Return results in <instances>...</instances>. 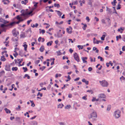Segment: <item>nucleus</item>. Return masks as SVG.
<instances>
[{
    "mask_svg": "<svg viewBox=\"0 0 125 125\" xmlns=\"http://www.w3.org/2000/svg\"><path fill=\"white\" fill-rule=\"evenodd\" d=\"M98 97L99 98H105L106 96L104 94H101L98 95Z\"/></svg>",
    "mask_w": 125,
    "mask_h": 125,
    "instance_id": "6e6552de",
    "label": "nucleus"
},
{
    "mask_svg": "<svg viewBox=\"0 0 125 125\" xmlns=\"http://www.w3.org/2000/svg\"><path fill=\"white\" fill-rule=\"evenodd\" d=\"M111 107V106L110 105H108L107 108V111H109Z\"/></svg>",
    "mask_w": 125,
    "mask_h": 125,
    "instance_id": "c9c22d12",
    "label": "nucleus"
},
{
    "mask_svg": "<svg viewBox=\"0 0 125 125\" xmlns=\"http://www.w3.org/2000/svg\"><path fill=\"white\" fill-rule=\"evenodd\" d=\"M69 51L71 53H72V52H73V50H72L71 49H69Z\"/></svg>",
    "mask_w": 125,
    "mask_h": 125,
    "instance_id": "680f3d73",
    "label": "nucleus"
},
{
    "mask_svg": "<svg viewBox=\"0 0 125 125\" xmlns=\"http://www.w3.org/2000/svg\"><path fill=\"white\" fill-rule=\"evenodd\" d=\"M92 70V68L91 67H89L88 68V71H91Z\"/></svg>",
    "mask_w": 125,
    "mask_h": 125,
    "instance_id": "864d4df0",
    "label": "nucleus"
},
{
    "mask_svg": "<svg viewBox=\"0 0 125 125\" xmlns=\"http://www.w3.org/2000/svg\"><path fill=\"white\" fill-rule=\"evenodd\" d=\"M63 68L64 69L66 68L67 69H68V66L67 65L64 66L63 67Z\"/></svg>",
    "mask_w": 125,
    "mask_h": 125,
    "instance_id": "5fc2aeb1",
    "label": "nucleus"
},
{
    "mask_svg": "<svg viewBox=\"0 0 125 125\" xmlns=\"http://www.w3.org/2000/svg\"><path fill=\"white\" fill-rule=\"evenodd\" d=\"M94 19L96 20V21H99V19L96 17H94Z\"/></svg>",
    "mask_w": 125,
    "mask_h": 125,
    "instance_id": "e2e57ef3",
    "label": "nucleus"
},
{
    "mask_svg": "<svg viewBox=\"0 0 125 125\" xmlns=\"http://www.w3.org/2000/svg\"><path fill=\"white\" fill-rule=\"evenodd\" d=\"M80 79L79 77L77 78L76 79H75L74 80V81H77L79 80Z\"/></svg>",
    "mask_w": 125,
    "mask_h": 125,
    "instance_id": "603ef678",
    "label": "nucleus"
},
{
    "mask_svg": "<svg viewBox=\"0 0 125 125\" xmlns=\"http://www.w3.org/2000/svg\"><path fill=\"white\" fill-rule=\"evenodd\" d=\"M18 39V37H17V38L14 39V38H12L11 40L12 41H17Z\"/></svg>",
    "mask_w": 125,
    "mask_h": 125,
    "instance_id": "4be33fe9",
    "label": "nucleus"
},
{
    "mask_svg": "<svg viewBox=\"0 0 125 125\" xmlns=\"http://www.w3.org/2000/svg\"><path fill=\"white\" fill-rule=\"evenodd\" d=\"M125 46H123L122 48V49L123 51H125Z\"/></svg>",
    "mask_w": 125,
    "mask_h": 125,
    "instance_id": "052dcab7",
    "label": "nucleus"
},
{
    "mask_svg": "<svg viewBox=\"0 0 125 125\" xmlns=\"http://www.w3.org/2000/svg\"><path fill=\"white\" fill-rule=\"evenodd\" d=\"M99 42H100L101 43H102L103 42V41H98L96 40V43L97 44H98Z\"/></svg>",
    "mask_w": 125,
    "mask_h": 125,
    "instance_id": "a19ab883",
    "label": "nucleus"
},
{
    "mask_svg": "<svg viewBox=\"0 0 125 125\" xmlns=\"http://www.w3.org/2000/svg\"><path fill=\"white\" fill-rule=\"evenodd\" d=\"M78 2L77 1H75L73 2V4L74 5H77V4Z\"/></svg>",
    "mask_w": 125,
    "mask_h": 125,
    "instance_id": "4d7b16f0",
    "label": "nucleus"
},
{
    "mask_svg": "<svg viewBox=\"0 0 125 125\" xmlns=\"http://www.w3.org/2000/svg\"><path fill=\"white\" fill-rule=\"evenodd\" d=\"M96 101V98L93 97V99L92 100V102H94Z\"/></svg>",
    "mask_w": 125,
    "mask_h": 125,
    "instance_id": "09e8293b",
    "label": "nucleus"
},
{
    "mask_svg": "<svg viewBox=\"0 0 125 125\" xmlns=\"http://www.w3.org/2000/svg\"><path fill=\"white\" fill-rule=\"evenodd\" d=\"M73 57L74 59L78 62L79 61V57L76 52L73 55Z\"/></svg>",
    "mask_w": 125,
    "mask_h": 125,
    "instance_id": "0eeeda50",
    "label": "nucleus"
},
{
    "mask_svg": "<svg viewBox=\"0 0 125 125\" xmlns=\"http://www.w3.org/2000/svg\"><path fill=\"white\" fill-rule=\"evenodd\" d=\"M46 68V67L45 66H43L42 67H40L39 68L40 70H41L42 71H43L44 69Z\"/></svg>",
    "mask_w": 125,
    "mask_h": 125,
    "instance_id": "7c9ffc66",
    "label": "nucleus"
},
{
    "mask_svg": "<svg viewBox=\"0 0 125 125\" xmlns=\"http://www.w3.org/2000/svg\"><path fill=\"white\" fill-rule=\"evenodd\" d=\"M23 46L24 47V50L25 51H27V45L26 44H24L23 45Z\"/></svg>",
    "mask_w": 125,
    "mask_h": 125,
    "instance_id": "5701e85b",
    "label": "nucleus"
},
{
    "mask_svg": "<svg viewBox=\"0 0 125 125\" xmlns=\"http://www.w3.org/2000/svg\"><path fill=\"white\" fill-rule=\"evenodd\" d=\"M101 21L102 23H104V24L105 23V20L104 19H102V20Z\"/></svg>",
    "mask_w": 125,
    "mask_h": 125,
    "instance_id": "bf43d9fd",
    "label": "nucleus"
},
{
    "mask_svg": "<svg viewBox=\"0 0 125 125\" xmlns=\"http://www.w3.org/2000/svg\"><path fill=\"white\" fill-rule=\"evenodd\" d=\"M15 30V29H14L12 30V33L14 36L15 37H16L17 35V33L16 32Z\"/></svg>",
    "mask_w": 125,
    "mask_h": 125,
    "instance_id": "9b49d317",
    "label": "nucleus"
},
{
    "mask_svg": "<svg viewBox=\"0 0 125 125\" xmlns=\"http://www.w3.org/2000/svg\"><path fill=\"white\" fill-rule=\"evenodd\" d=\"M42 38L41 37H40L38 39V41L39 42H40L41 41V39H42Z\"/></svg>",
    "mask_w": 125,
    "mask_h": 125,
    "instance_id": "338daca9",
    "label": "nucleus"
},
{
    "mask_svg": "<svg viewBox=\"0 0 125 125\" xmlns=\"http://www.w3.org/2000/svg\"><path fill=\"white\" fill-rule=\"evenodd\" d=\"M40 61L39 60H38L36 61L35 62V63L36 64H38L39 62Z\"/></svg>",
    "mask_w": 125,
    "mask_h": 125,
    "instance_id": "774afa93",
    "label": "nucleus"
},
{
    "mask_svg": "<svg viewBox=\"0 0 125 125\" xmlns=\"http://www.w3.org/2000/svg\"><path fill=\"white\" fill-rule=\"evenodd\" d=\"M21 3L22 4H24L25 5L26 4V2H24V1H21Z\"/></svg>",
    "mask_w": 125,
    "mask_h": 125,
    "instance_id": "6e6d98bb",
    "label": "nucleus"
},
{
    "mask_svg": "<svg viewBox=\"0 0 125 125\" xmlns=\"http://www.w3.org/2000/svg\"><path fill=\"white\" fill-rule=\"evenodd\" d=\"M43 84L42 83H41L40 84V85L41 87H43Z\"/></svg>",
    "mask_w": 125,
    "mask_h": 125,
    "instance_id": "13d9d810",
    "label": "nucleus"
},
{
    "mask_svg": "<svg viewBox=\"0 0 125 125\" xmlns=\"http://www.w3.org/2000/svg\"><path fill=\"white\" fill-rule=\"evenodd\" d=\"M106 11L108 12L109 13H111L112 11L111 10V9L108 8L107 7H106Z\"/></svg>",
    "mask_w": 125,
    "mask_h": 125,
    "instance_id": "a211bd4d",
    "label": "nucleus"
},
{
    "mask_svg": "<svg viewBox=\"0 0 125 125\" xmlns=\"http://www.w3.org/2000/svg\"><path fill=\"white\" fill-rule=\"evenodd\" d=\"M59 124L60 125H65V123L64 122H60L59 123Z\"/></svg>",
    "mask_w": 125,
    "mask_h": 125,
    "instance_id": "49530a36",
    "label": "nucleus"
},
{
    "mask_svg": "<svg viewBox=\"0 0 125 125\" xmlns=\"http://www.w3.org/2000/svg\"><path fill=\"white\" fill-rule=\"evenodd\" d=\"M22 69L24 70V72H26L28 70V69L26 67H23Z\"/></svg>",
    "mask_w": 125,
    "mask_h": 125,
    "instance_id": "f704fd0d",
    "label": "nucleus"
},
{
    "mask_svg": "<svg viewBox=\"0 0 125 125\" xmlns=\"http://www.w3.org/2000/svg\"><path fill=\"white\" fill-rule=\"evenodd\" d=\"M97 117V115L96 113L94 111L88 115L89 119L91 121H94L95 120V119L94 118H96Z\"/></svg>",
    "mask_w": 125,
    "mask_h": 125,
    "instance_id": "7ed1b4c3",
    "label": "nucleus"
},
{
    "mask_svg": "<svg viewBox=\"0 0 125 125\" xmlns=\"http://www.w3.org/2000/svg\"><path fill=\"white\" fill-rule=\"evenodd\" d=\"M70 30V28H67L66 29V30L67 32L69 34H71L72 32V31H69Z\"/></svg>",
    "mask_w": 125,
    "mask_h": 125,
    "instance_id": "6ab92c4d",
    "label": "nucleus"
},
{
    "mask_svg": "<svg viewBox=\"0 0 125 125\" xmlns=\"http://www.w3.org/2000/svg\"><path fill=\"white\" fill-rule=\"evenodd\" d=\"M33 125H37V122L35 121H33L32 122Z\"/></svg>",
    "mask_w": 125,
    "mask_h": 125,
    "instance_id": "bb28decb",
    "label": "nucleus"
},
{
    "mask_svg": "<svg viewBox=\"0 0 125 125\" xmlns=\"http://www.w3.org/2000/svg\"><path fill=\"white\" fill-rule=\"evenodd\" d=\"M1 61H5L6 60V59L5 58L4 56L3 55L1 56V58L0 59Z\"/></svg>",
    "mask_w": 125,
    "mask_h": 125,
    "instance_id": "f8f14e48",
    "label": "nucleus"
},
{
    "mask_svg": "<svg viewBox=\"0 0 125 125\" xmlns=\"http://www.w3.org/2000/svg\"><path fill=\"white\" fill-rule=\"evenodd\" d=\"M29 31H30L31 33L32 32V31H31V28H30L28 29V30L26 31V32H27Z\"/></svg>",
    "mask_w": 125,
    "mask_h": 125,
    "instance_id": "a18cd8bd",
    "label": "nucleus"
},
{
    "mask_svg": "<svg viewBox=\"0 0 125 125\" xmlns=\"http://www.w3.org/2000/svg\"><path fill=\"white\" fill-rule=\"evenodd\" d=\"M106 19L107 20V21L108 22V24H109L110 25L111 22L110 21V19L109 18H106Z\"/></svg>",
    "mask_w": 125,
    "mask_h": 125,
    "instance_id": "a878e982",
    "label": "nucleus"
},
{
    "mask_svg": "<svg viewBox=\"0 0 125 125\" xmlns=\"http://www.w3.org/2000/svg\"><path fill=\"white\" fill-rule=\"evenodd\" d=\"M86 19L87 21L88 22H89L90 20V19H89V17L88 16L86 17Z\"/></svg>",
    "mask_w": 125,
    "mask_h": 125,
    "instance_id": "79ce46f5",
    "label": "nucleus"
},
{
    "mask_svg": "<svg viewBox=\"0 0 125 125\" xmlns=\"http://www.w3.org/2000/svg\"><path fill=\"white\" fill-rule=\"evenodd\" d=\"M88 4L89 5H91V6H92V2L91 1V0H89V1L88 3Z\"/></svg>",
    "mask_w": 125,
    "mask_h": 125,
    "instance_id": "8fccbe9b",
    "label": "nucleus"
},
{
    "mask_svg": "<svg viewBox=\"0 0 125 125\" xmlns=\"http://www.w3.org/2000/svg\"><path fill=\"white\" fill-rule=\"evenodd\" d=\"M5 69L6 71H10V65H6L5 66Z\"/></svg>",
    "mask_w": 125,
    "mask_h": 125,
    "instance_id": "9d476101",
    "label": "nucleus"
},
{
    "mask_svg": "<svg viewBox=\"0 0 125 125\" xmlns=\"http://www.w3.org/2000/svg\"><path fill=\"white\" fill-rule=\"evenodd\" d=\"M87 27V25L86 24H84L83 27H82V28L84 30H86L85 28Z\"/></svg>",
    "mask_w": 125,
    "mask_h": 125,
    "instance_id": "e433bc0d",
    "label": "nucleus"
},
{
    "mask_svg": "<svg viewBox=\"0 0 125 125\" xmlns=\"http://www.w3.org/2000/svg\"><path fill=\"white\" fill-rule=\"evenodd\" d=\"M21 107L20 105H18V107H16V109L18 111H20V110Z\"/></svg>",
    "mask_w": 125,
    "mask_h": 125,
    "instance_id": "72a5a7b5",
    "label": "nucleus"
},
{
    "mask_svg": "<svg viewBox=\"0 0 125 125\" xmlns=\"http://www.w3.org/2000/svg\"><path fill=\"white\" fill-rule=\"evenodd\" d=\"M77 47L80 50V49H82L83 48V46H81L80 45H78Z\"/></svg>",
    "mask_w": 125,
    "mask_h": 125,
    "instance_id": "c85d7f7f",
    "label": "nucleus"
},
{
    "mask_svg": "<svg viewBox=\"0 0 125 125\" xmlns=\"http://www.w3.org/2000/svg\"><path fill=\"white\" fill-rule=\"evenodd\" d=\"M71 107V106L70 105H67L66 106H65V108L67 109H69Z\"/></svg>",
    "mask_w": 125,
    "mask_h": 125,
    "instance_id": "cd10ccee",
    "label": "nucleus"
},
{
    "mask_svg": "<svg viewBox=\"0 0 125 125\" xmlns=\"http://www.w3.org/2000/svg\"><path fill=\"white\" fill-rule=\"evenodd\" d=\"M0 22L2 24H0L1 30L2 31L6 32L7 28H10L15 24V22H12L10 23L6 24L8 23L9 21L3 19L2 18H0Z\"/></svg>",
    "mask_w": 125,
    "mask_h": 125,
    "instance_id": "f257e3e1",
    "label": "nucleus"
},
{
    "mask_svg": "<svg viewBox=\"0 0 125 125\" xmlns=\"http://www.w3.org/2000/svg\"><path fill=\"white\" fill-rule=\"evenodd\" d=\"M52 42H53L52 41H51L50 42H49L47 43V45L48 46L49 45L50 46L52 45Z\"/></svg>",
    "mask_w": 125,
    "mask_h": 125,
    "instance_id": "412c9836",
    "label": "nucleus"
},
{
    "mask_svg": "<svg viewBox=\"0 0 125 125\" xmlns=\"http://www.w3.org/2000/svg\"><path fill=\"white\" fill-rule=\"evenodd\" d=\"M72 95L71 94H69L68 95V97L69 98H71L72 97Z\"/></svg>",
    "mask_w": 125,
    "mask_h": 125,
    "instance_id": "0e129e2a",
    "label": "nucleus"
},
{
    "mask_svg": "<svg viewBox=\"0 0 125 125\" xmlns=\"http://www.w3.org/2000/svg\"><path fill=\"white\" fill-rule=\"evenodd\" d=\"M18 55V54L17 52H16V53H14L13 54V55L15 57H16Z\"/></svg>",
    "mask_w": 125,
    "mask_h": 125,
    "instance_id": "c03bdc74",
    "label": "nucleus"
},
{
    "mask_svg": "<svg viewBox=\"0 0 125 125\" xmlns=\"http://www.w3.org/2000/svg\"><path fill=\"white\" fill-rule=\"evenodd\" d=\"M42 32L40 31V33H41V32H42V34H43L45 32V30H42Z\"/></svg>",
    "mask_w": 125,
    "mask_h": 125,
    "instance_id": "de8ad7c7",
    "label": "nucleus"
},
{
    "mask_svg": "<svg viewBox=\"0 0 125 125\" xmlns=\"http://www.w3.org/2000/svg\"><path fill=\"white\" fill-rule=\"evenodd\" d=\"M121 112L120 110H116L114 112V116L115 117L116 119H118L121 116Z\"/></svg>",
    "mask_w": 125,
    "mask_h": 125,
    "instance_id": "20e7f679",
    "label": "nucleus"
},
{
    "mask_svg": "<svg viewBox=\"0 0 125 125\" xmlns=\"http://www.w3.org/2000/svg\"><path fill=\"white\" fill-rule=\"evenodd\" d=\"M121 8V5L120 4H118L116 8V9L117 10H119Z\"/></svg>",
    "mask_w": 125,
    "mask_h": 125,
    "instance_id": "c756f323",
    "label": "nucleus"
},
{
    "mask_svg": "<svg viewBox=\"0 0 125 125\" xmlns=\"http://www.w3.org/2000/svg\"><path fill=\"white\" fill-rule=\"evenodd\" d=\"M122 40L124 42H125V35L123 36Z\"/></svg>",
    "mask_w": 125,
    "mask_h": 125,
    "instance_id": "3c124183",
    "label": "nucleus"
},
{
    "mask_svg": "<svg viewBox=\"0 0 125 125\" xmlns=\"http://www.w3.org/2000/svg\"><path fill=\"white\" fill-rule=\"evenodd\" d=\"M82 81L83 82L85 83V84L87 85L89 83V82L88 81H86V80L85 79H83L82 80Z\"/></svg>",
    "mask_w": 125,
    "mask_h": 125,
    "instance_id": "ddd939ff",
    "label": "nucleus"
},
{
    "mask_svg": "<svg viewBox=\"0 0 125 125\" xmlns=\"http://www.w3.org/2000/svg\"><path fill=\"white\" fill-rule=\"evenodd\" d=\"M4 110L6 112L8 113H11L9 109H7V108H5L4 109Z\"/></svg>",
    "mask_w": 125,
    "mask_h": 125,
    "instance_id": "2eb2a0df",
    "label": "nucleus"
},
{
    "mask_svg": "<svg viewBox=\"0 0 125 125\" xmlns=\"http://www.w3.org/2000/svg\"><path fill=\"white\" fill-rule=\"evenodd\" d=\"M16 19L18 20V21L16 22H15V23H16L17 24H18L21 22L23 21L24 20L23 18L21 16H20L19 15H18L16 17Z\"/></svg>",
    "mask_w": 125,
    "mask_h": 125,
    "instance_id": "423d86ee",
    "label": "nucleus"
},
{
    "mask_svg": "<svg viewBox=\"0 0 125 125\" xmlns=\"http://www.w3.org/2000/svg\"><path fill=\"white\" fill-rule=\"evenodd\" d=\"M44 49V47L43 46H42L40 49V50L41 52H43Z\"/></svg>",
    "mask_w": 125,
    "mask_h": 125,
    "instance_id": "dca6fc26",
    "label": "nucleus"
},
{
    "mask_svg": "<svg viewBox=\"0 0 125 125\" xmlns=\"http://www.w3.org/2000/svg\"><path fill=\"white\" fill-rule=\"evenodd\" d=\"M35 8L32 9V10H31L30 12H25L24 10H22L21 11L22 14L20 15V16H21L24 19H25L27 17L28 15H30L33 12V10L35 9Z\"/></svg>",
    "mask_w": 125,
    "mask_h": 125,
    "instance_id": "f03ea898",
    "label": "nucleus"
},
{
    "mask_svg": "<svg viewBox=\"0 0 125 125\" xmlns=\"http://www.w3.org/2000/svg\"><path fill=\"white\" fill-rule=\"evenodd\" d=\"M18 69L17 67H13L12 68V70L13 71H16Z\"/></svg>",
    "mask_w": 125,
    "mask_h": 125,
    "instance_id": "aec40b11",
    "label": "nucleus"
},
{
    "mask_svg": "<svg viewBox=\"0 0 125 125\" xmlns=\"http://www.w3.org/2000/svg\"><path fill=\"white\" fill-rule=\"evenodd\" d=\"M55 11L57 12V14L60 17L61 16L62 13L60 11L56 10Z\"/></svg>",
    "mask_w": 125,
    "mask_h": 125,
    "instance_id": "f3484780",
    "label": "nucleus"
},
{
    "mask_svg": "<svg viewBox=\"0 0 125 125\" xmlns=\"http://www.w3.org/2000/svg\"><path fill=\"white\" fill-rule=\"evenodd\" d=\"M14 118L15 117L14 116L11 117L10 118V119L11 120H12L13 119H14Z\"/></svg>",
    "mask_w": 125,
    "mask_h": 125,
    "instance_id": "69168bd1",
    "label": "nucleus"
},
{
    "mask_svg": "<svg viewBox=\"0 0 125 125\" xmlns=\"http://www.w3.org/2000/svg\"><path fill=\"white\" fill-rule=\"evenodd\" d=\"M56 52L57 53L58 55H61V53L60 51H59L57 52Z\"/></svg>",
    "mask_w": 125,
    "mask_h": 125,
    "instance_id": "4c0bfd02",
    "label": "nucleus"
},
{
    "mask_svg": "<svg viewBox=\"0 0 125 125\" xmlns=\"http://www.w3.org/2000/svg\"><path fill=\"white\" fill-rule=\"evenodd\" d=\"M98 59H100V61L102 62L103 61H104V59L102 58V57H101L100 56H98Z\"/></svg>",
    "mask_w": 125,
    "mask_h": 125,
    "instance_id": "b1692460",
    "label": "nucleus"
},
{
    "mask_svg": "<svg viewBox=\"0 0 125 125\" xmlns=\"http://www.w3.org/2000/svg\"><path fill=\"white\" fill-rule=\"evenodd\" d=\"M32 21V20H29L28 21H27V23L28 25H29L31 22V21Z\"/></svg>",
    "mask_w": 125,
    "mask_h": 125,
    "instance_id": "37998d69",
    "label": "nucleus"
},
{
    "mask_svg": "<svg viewBox=\"0 0 125 125\" xmlns=\"http://www.w3.org/2000/svg\"><path fill=\"white\" fill-rule=\"evenodd\" d=\"M87 97V95H85L84 96L82 97V98L83 100H87V98H86Z\"/></svg>",
    "mask_w": 125,
    "mask_h": 125,
    "instance_id": "393cba45",
    "label": "nucleus"
},
{
    "mask_svg": "<svg viewBox=\"0 0 125 125\" xmlns=\"http://www.w3.org/2000/svg\"><path fill=\"white\" fill-rule=\"evenodd\" d=\"M21 37L24 38L25 37V33H23V34H21L20 35Z\"/></svg>",
    "mask_w": 125,
    "mask_h": 125,
    "instance_id": "2f4dec72",
    "label": "nucleus"
},
{
    "mask_svg": "<svg viewBox=\"0 0 125 125\" xmlns=\"http://www.w3.org/2000/svg\"><path fill=\"white\" fill-rule=\"evenodd\" d=\"M99 83L103 87H107L108 86V83L105 80H103L102 81H100Z\"/></svg>",
    "mask_w": 125,
    "mask_h": 125,
    "instance_id": "39448f33",
    "label": "nucleus"
},
{
    "mask_svg": "<svg viewBox=\"0 0 125 125\" xmlns=\"http://www.w3.org/2000/svg\"><path fill=\"white\" fill-rule=\"evenodd\" d=\"M87 59V58L86 57H82L81 58V59L83 60V63H86V64L87 63V62L86 60Z\"/></svg>",
    "mask_w": 125,
    "mask_h": 125,
    "instance_id": "1a4fd4ad",
    "label": "nucleus"
},
{
    "mask_svg": "<svg viewBox=\"0 0 125 125\" xmlns=\"http://www.w3.org/2000/svg\"><path fill=\"white\" fill-rule=\"evenodd\" d=\"M40 95V97H42V93H40V92H39L37 95V96H38Z\"/></svg>",
    "mask_w": 125,
    "mask_h": 125,
    "instance_id": "ea45409f",
    "label": "nucleus"
},
{
    "mask_svg": "<svg viewBox=\"0 0 125 125\" xmlns=\"http://www.w3.org/2000/svg\"><path fill=\"white\" fill-rule=\"evenodd\" d=\"M19 54L21 57H22L23 56L24 54L23 53V51L22 50H21L19 51Z\"/></svg>",
    "mask_w": 125,
    "mask_h": 125,
    "instance_id": "4468645a",
    "label": "nucleus"
},
{
    "mask_svg": "<svg viewBox=\"0 0 125 125\" xmlns=\"http://www.w3.org/2000/svg\"><path fill=\"white\" fill-rule=\"evenodd\" d=\"M33 4H35L34 5V6L35 7H36L37 6V4L38 3V2H35L34 1L33 2Z\"/></svg>",
    "mask_w": 125,
    "mask_h": 125,
    "instance_id": "58836bf2",
    "label": "nucleus"
},
{
    "mask_svg": "<svg viewBox=\"0 0 125 125\" xmlns=\"http://www.w3.org/2000/svg\"><path fill=\"white\" fill-rule=\"evenodd\" d=\"M105 36V35H103L101 37V39L103 41L104 40Z\"/></svg>",
    "mask_w": 125,
    "mask_h": 125,
    "instance_id": "473e14b6",
    "label": "nucleus"
}]
</instances>
